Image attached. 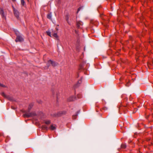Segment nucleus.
I'll list each match as a JSON object with an SVG mask.
<instances>
[{
	"label": "nucleus",
	"instance_id": "f257e3e1",
	"mask_svg": "<svg viewBox=\"0 0 153 153\" xmlns=\"http://www.w3.org/2000/svg\"><path fill=\"white\" fill-rule=\"evenodd\" d=\"M15 32L17 35V37L15 40L16 41V42L22 41L23 40V39L21 36L19 35V31L17 30H15Z\"/></svg>",
	"mask_w": 153,
	"mask_h": 153
},
{
	"label": "nucleus",
	"instance_id": "f03ea898",
	"mask_svg": "<svg viewBox=\"0 0 153 153\" xmlns=\"http://www.w3.org/2000/svg\"><path fill=\"white\" fill-rule=\"evenodd\" d=\"M51 64L52 66H55L57 65V64L55 62H53L52 60H50L48 61V66H49Z\"/></svg>",
	"mask_w": 153,
	"mask_h": 153
},
{
	"label": "nucleus",
	"instance_id": "7ed1b4c3",
	"mask_svg": "<svg viewBox=\"0 0 153 153\" xmlns=\"http://www.w3.org/2000/svg\"><path fill=\"white\" fill-rule=\"evenodd\" d=\"M0 14L1 15L2 18L6 19V16L4 13V11L1 8H0Z\"/></svg>",
	"mask_w": 153,
	"mask_h": 153
},
{
	"label": "nucleus",
	"instance_id": "20e7f679",
	"mask_svg": "<svg viewBox=\"0 0 153 153\" xmlns=\"http://www.w3.org/2000/svg\"><path fill=\"white\" fill-rule=\"evenodd\" d=\"M83 25V23L81 21H78L77 22V26L79 28H81V26Z\"/></svg>",
	"mask_w": 153,
	"mask_h": 153
},
{
	"label": "nucleus",
	"instance_id": "39448f33",
	"mask_svg": "<svg viewBox=\"0 0 153 153\" xmlns=\"http://www.w3.org/2000/svg\"><path fill=\"white\" fill-rule=\"evenodd\" d=\"M14 14L16 18L18 19L19 18V12L16 10H14Z\"/></svg>",
	"mask_w": 153,
	"mask_h": 153
},
{
	"label": "nucleus",
	"instance_id": "423d86ee",
	"mask_svg": "<svg viewBox=\"0 0 153 153\" xmlns=\"http://www.w3.org/2000/svg\"><path fill=\"white\" fill-rule=\"evenodd\" d=\"M47 18L51 20H52V13H50L47 15Z\"/></svg>",
	"mask_w": 153,
	"mask_h": 153
},
{
	"label": "nucleus",
	"instance_id": "0eeeda50",
	"mask_svg": "<svg viewBox=\"0 0 153 153\" xmlns=\"http://www.w3.org/2000/svg\"><path fill=\"white\" fill-rule=\"evenodd\" d=\"M33 115L32 114V113H26L24 115V117H31Z\"/></svg>",
	"mask_w": 153,
	"mask_h": 153
},
{
	"label": "nucleus",
	"instance_id": "6e6552de",
	"mask_svg": "<svg viewBox=\"0 0 153 153\" xmlns=\"http://www.w3.org/2000/svg\"><path fill=\"white\" fill-rule=\"evenodd\" d=\"M33 103H30L28 107V109L30 110V109L32 108L33 107Z\"/></svg>",
	"mask_w": 153,
	"mask_h": 153
},
{
	"label": "nucleus",
	"instance_id": "1a4fd4ad",
	"mask_svg": "<svg viewBox=\"0 0 153 153\" xmlns=\"http://www.w3.org/2000/svg\"><path fill=\"white\" fill-rule=\"evenodd\" d=\"M75 100V98L73 97H72L70 98L68 100L69 101H74Z\"/></svg>",
	"mask_w": 153,
	"mask_h": 153
},
{
	"label": "nucleus",
	"instance_id": "9d476101",
	"mask_svg": "<svg viewBox=\"0 0 153 153\" xmlns=\"http://www.w3.org/2000/svg\"><path fill=\"white\" fill-rule=\"evenodd\" d=\"M50 128L51 130H54L56 129V128L55 126H53V125H51V126Z\"/></svg>",
	"mask_w": 153,
	"mask_h": 153
},
{
	"label": "nucleus",
	"instance_id": "9b49d317",
	"mask_svg": "<svg viewBox=\"0 0 153 153\" xmlns=\"http://www.w3.org/2000/svg\"><path fill=\"white\" fill-rule=\"evenodd\" d=\"M53 36L57 39H58V36L56 33H54L53 35Z\"/></svg>",
	"mask_w": 153,
	"mask_h": 153
},
{
	"label": "nucleus",
	"instance_id": "f8f14e48",
	"mask_svg": "<svg viewBox=\"0 0 153 153\" xmlns=\"http://www.w3.org/2000/svg\"><path fill=\"white\" fill-rule=\"evenodd\" d=\"M46 33L49 36L51 37V33L49 31H47Z\"/></svg>",
	"mask_w": 153,
	"mask_h": 153
},
{
	"label": "nucleus",
	"instance_id": "ddd939ff",
	"mask_svg": "<svg viewBox=\"0 0 153 153\" xmlns=\"http://www.w3.org/2000/svg\"><path fill=\"white\" fill-rule=\"evenodd\" d=\"M126 145L125 144H122L121 145V147L125 149L126 148Z\"/></svg>",
	"mask_w": 153,
	"mask_h": 153
},
{
	"label": "nucleus",
	"instance_id": "4468645a",
	"mask_svg": "<svg viewBox=\"0 0 153 153\" xmlns=\"http://www.w3.org/2000/svg\"><path fill=\"white\" fill-rule=\"evenodd\" d=\"M21 4L22 5H24L25 3L24 0H21Z\"/></svg>",
	"mask_w": 153,
	"mask_h": 153
},
{
	"label": "nucleus",
	"instance_id": "2eb2a0df",
	"mask_svg": "<svg viewBox=\"0 0 153 153\" xmlns=\"http://www.w3.org/2000/svg\"><path fill=\"white\" fill-rule=\"evenodd\" d=\"M45 123L47 124H49L50 123V120H47L45 121Z\"/></svg>",
	"mask_w": 153,
	"mask_h": 153
},
{
	"label": "nucleus",
	"instance_id": "dca6fc26",
	"mask_svg": "<svg viewBox=\"0 0 153 153\" xmlns=\"http://www.w3.org/2000/svg\"><path fill=\"white\" fill-rule=\"evenodd\" d=\"M66 21H67V22L68 23L69 25H70L71 24V23L69 22V21L68 20V17H66Z\"/></svg>",
	"mask_w": 153,
	"mask_h": 153
},
{
	"label": "nucleus",
	"instance_id": "f3484780",
	"mask_svg": "<svg viewBox=\"0 0 153 153\" xmlns=\"http://www.w3.org/2000/svg\"><path fill=\"white\" fill-rule=\"evenodd\" d=\"M0 86L2 87H5V85H3L2 84L0 83Z\"/></svg>",
	"mask_w": 153,
	"mask_h": 153
},
{
	"label": "nucleus",
	"instance_id": "a211bd4d",
	"mask_svg": "<svg viewBox=\"0 0 153 153\" xmlns=\"http://www.w3.org/2000/svg\"><path fill=\"white\" fill-rule=\"evenodd\" d=\"M76 115H74L73 117V119H75L76 117Z\"/></svg>",
	"mask_w": 153,
	"mask_h": 153
},
{
	"label": "nucleus",
	"instance_id": "6ab92c4d",
	"mask_svg": "<svg viewBox=\"0 0 153 153\" xmlns=\"http://www.w3.org/2000/svg\"><path fill=\"white\" fill-rule=\"evenodd\" d=\"M77 97L79 98H81V96L80 94H79L77 95Z\"/></svg>",
	"mask_w": 153,
	"mask_h": 153
},
{
	"label": "nucleus",
	"instance_id": "aec40b11",
	"mask_svg": "<svg viewBox=\"0 0 153 153\" xmlns=\"http://www.w3.org/2000/svg\"><path fill=\"white\" fill-rule=\"evenodd\" d=\"M2 95L3 96H5V94L3 93H2Z\"/></svg>",
	"mask_w": 153,
	"mask_h": 153
},
{
	"label": "nucleus",
	"instance_id": "412c9836",
	"mask_svg": "<svg viewBox=\"0 0 153 153\" xmlns=\"http://www.w3.org/2000/svg\"><path fill=\"white\" fill-rule=\"evenodd\" d=\"M38 102L39 103H41L42 102V101L41 100H40L39 101H38Z\"/></svg>",
	"mask_w": 153,
	"mask_h": 153
},
{
	"label": "nucleus",
	"instance_id": "4be33fe9",
	"mask_svg": "<svg viewBox=\"0 0 153 153\" xmlns=\"http://www.w3.org/2000/svg\"><path fill=\"white\" fill-rule=\"evenodd\" d=\"M80 8H79L78 9V10H77V12H78L79 11V10H80Z\"/></svg>",
	"mask_w": 153,
	"mask_h": 153
},
{
	"label": "nucleus",
	"instance_id": "5701e85b",
	"mask_svg": "<svg viewBox=\"0 0 153 153\" xmlns=\"http://www.w3.org/2000/svg\"><path fill=\"white\" fill-rule=\"evenodd\" d=\"M75 32L76 34L78 33V31L76 30H75Z\"/></svg>",
	"mask_w": 153,
	"mask_h": 153
},
{
	"label": "nucleus",
	"instance_id": "b1692460",
	"mask_svg": "<svg viewBox=\"0 0 153 153\" xmlns=\"http://www.w3.org/2000/svg\"><path fill=\"white\" fill-rule=\"evenodd\" d=\"M12 109H14V108H13V107H12Z\"/></svg>",
	"mask_w": 153,
	"mask_h": 153
},
{
	"label": "nucleus",
	"instance_id": "393cba45",
	"mask_svg": "<svg viewBox=\"0 0 153 153\" xmlns=\"http://www.w3.org/2000/svg\"><path fill=\"white\" fill-rule=\"evenodd\" d=\"M47 128V127H45V128Z\"/></svg>",
	"mask_w": 153,
	"mask_h": 153
},
{
	"label": "nucleus",
	"instance_id": "a878e982",
	"mask_svg": "<svg viewBox=\"0 0 153 153\" xmlns=\"http://www.w3.org/2000/svg\"><path fill=\"white\" fill-rule=\"evenodd\" d=\"M12 0L13 1H15V0Z\"/></svg>",
	"mask_w": 153,
	"mask_h": 153
}]
</instances>
